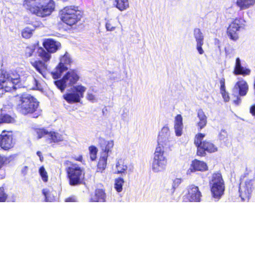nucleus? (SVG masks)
<instances>
[{
	"mask_svg": "<svg viewBox=\"0 0 255 255\" xmlns=\"http://www.w3.org/2000/svg\"><path fill=\"white\" fill-rule=\"evenodd\" d=\"M175 143L173 130L166 124L158 132L157 145L151 163V169L153 172L158 173L165 169L167 164L165 154L173 149Z\"/></svg>",
	"mask_w": 255,
	"mask_h": 255,
	"instance_id": "1",
	"label": "nucleus"
},
{
	"mask_svg": "<svg viewBox=\"0 0 255 255\" xmlns=\"http://www.w3.org/2000/svg\"><path fill=\"white\" fill-rule=\"evenodd\" d=\"M26 74L17 68L15 71H0V90L8 92L12 89H16L17 85L22 80H24Z\"/></svg>",
	"mask_w": 255,
	"mask_h": 255,
	"instance_id": "2",
	"label": "nucleus"
},
{
	"mask_svg": "<svg viewBox=\"0 0 255 255\" xmlns=\"http://www.w3.org/2000/svg\"><path fill=\"white\" fill-rule=\"evenodd\" d=\"M17 98L18 99L17 109L20 113L26 115L36 112V116L34 117L35 118L40 114V111L38 110L39 102L33 96L28 94H23L18 96Z\"/></svg>",
	"mask_w": 255,
	"mask_h": 255,
	"instance_id": "3",
	"label": "nucleus"
},
{
	"mask_svg": "<svg viewBox=\"0 0 255 255\" xmlns=\"http://www.w3.org/2000/svg\"><path fill=\"white\" fill-rule=\"evenodd\" d=\"M69 165L66 168L69 183L71 186H77L80 184L85 176L84 168L75 163L67 161Z\"/></svg>",
	"mask_w": 255,
	"mask_h": 255,
	"instance_id": "4",
	"label": "nucleus"
},
{
	"mask_svg": "<svg viewBox=\"0 0 255 255\" xmlns=\"http://www.w3.org/2000/svg\"><path fill=\"white\" fill-rule=\"evenodd\" d=\"M60 13L62 21L69 25L76 24L82 17L81 11L77 7L73 5L65 7Z\"/></svg>",
	"mask_w": 255,
	"mask_h": 255,
	"instance_id": "5",
	"label": "nucleus"
},
{
	"mask_svg": "<svg viewBox=\"0 0 255 255\" xmlns=\"http://www.w3.org/2000/svg\"><path fill=\"white\" fill-rule=\"evenodd\" d=\"M80 76L78 72L75 70H70L63 76L61 79L54 81L56 87L63 92L66 87L72 86L79 80Z\"/></svg>",
	"mask_w": 255,
	"mask_h": 255,
	"instance_id": "6",
	"label": "nucleus"
},
{
	"mask_svg": "<svg viewBox=\"0 0 255 255\" xmlns=\"http://www.w3.org/2000/svg\"><path fill=\"white\" fill-rule=\"evenodd\" d=\"M86 90V87L81 84L74 86L71 89V92L64 94L63 98L70 104L80 102Z\"/></svg>",
	"mask_w": 255,
	"mask_h": 255,
	"instance_id": "7",
	"label": "nucleus"
},
{
	"mask_svg": "<svg viewBox=\"0 0 255 255\" xmlns=\"http://www.w3.org/2000/svg\"><path fill=\"white\" fill-rule=\"evenodd\" d=\"M244 22L242 18H236L230 23L227 28V34L231 40L234 41L238 40L239 31L244 29Z\"/></svg>",
	"mask_w": 255,
	"mask_h": 255,
	"instance_id": "8",
	"label": "nucleus"
},
{
	"mask_svg": "<svg viewBox=\"0 0 255 255\" xmlns=\"http://www.w3.org/2000/svg\"><path fill=\"white\" fill-rule=\"evenodd\" d=\"M249 90V86L247 82L240 79L235 85L232 90L233 95L237 97V100L234 102L236 105H239L241 102V99L240 97L245 96L247 95Z\"/></svg>",
	"mask_w": 255,
	"mask_h": 255,
	"instance_id": "9",
	"label": "nucleus"
},
{
	"mask_svg": "<svg viewBox=\"0 0 255 255\" xmlns=\"http://www.w3.org/2000/svg\"><path fill=\"white\" fill-rule=\"evenodd\" d=\"M255 187V179H247L240 184L239 187L240 196L243 201H249L251 193Z\"/></svg>",
	"mask_w": 255,
	"mask_h": 255,
	"instance_id": "10",
	"label": "nucleus"
},
{
	"mask_svg": "<svg viewBox=\"0 0 255 255\" xmlns=\"http://www.w3.org/2000/svg\"><path fill=\"white\" fill-rule=\"evenodd\" d=\"M72 63V59L70 56L67 53H66L60 59V62L57 66L55 71L52 72L51 74L54 79L59 78L61 74L65 71H66L68 67L70 66Z\"/></svg>",
	"mask_w": 255,
	"mask_h": 255,
	"instance_id": "11",
	"label": "nucleus"
},
{
	"mask_svg": "<svg viewBox=\"0 0 255 255\" xmlns=\"http://www.w3.org/2000/svg\"><path fill=\"white\" fill-rule=\"evenodd\" d=\"M15 142L10 132L3 131L0 135V146L7 150L13 147Z\"/></svg>",
	"mask_w": 255,
	"mask_h": 255,
	"instance_id": "12",
	"label": "nucleus"
},
{
	"mask_svg": "<svg viewBox=\"0 0 255 255\" xmlns=\"http://www.w3.org/2000/svg\"><path fill=\"white\" fill-rule=\"evenodd\" d=\"M100 146L101 149L100 154L109 156V154L111 152L112 149L114 145L113 140H106L104 138L100 139Z\"/></svg>",
	"mask_w": 255,
	"mask_h": 255,
	"instance_id": "13",
	"label": "nucleus"
},
{
	"mask_svg": "<svg viewBox=\"0 0 255 255\" xmlns=\"http://www.w3.org/2000/svg\"><path fill=\"white\" fill-rule=\"evenodd\" d=\"M218 150L217 147L212 142L208 141H204L201 147H198L197 153L198 155L204 156L205 155V151L208 152H214Z\"/></svg>",
	"mask_w": 255,
	"mask_h": 255,
	"instance_id": "14",
	"label": "nucleus"
},
{
	"mask_svg": "<svg viewBox=\"0 0 255 255\" xmlns=\"http://www.w3.org/2000/svg\"><path fill=\"white\" fill-rule=\"evenodd\" d=\"M201 193L199 191L198 187L191 185L188 189V199L190 201L200 202L201 200Z\"/></svg>",
	"mask_w": 255,
	"mask_h": 255,
	"instance_id": "15",
	"label": "nucleus"
},
{
	"mask_svg": "<svg viewBox=\"0 0 255 255\" xmlns=\"http://www.w3.org/2000/svg\"><path fill=\"white\" fill-rule=\"evenodd\" d=\"M43 45L45 49L50 53H55L61 47L60 42L50 38L45 39Z\"/></svg>",
	"mask_w": 255,
	"mask_h": 255,
	"instance_id": "16",
	"label": "nucleus"
},
{
	"mask_svg": "<svg viewBox=\"0 0 255 255\" xmlns=\"http://www.w3.org/2000/svg\"><path fill=\"white\" fill-rule=\"evenodd\" d=\"M233 73L235 75H241L245 76L250 74L251 70L249 68L242 66L241 60L240 58L238 57L236 59L235 66Z\"/></svg>",
	"mask_w": 255,
	"mask_h": 255,
	"instance_id": "17",
	"label": "nucleus"
},
{
	"mask_svg": "<svg viewBox=\"0 0 255 255\" xmlns=\"http://www.w3.org/2000/svg\"><path fill=\"white\" fill-rule=\"evenodd\" d=\"M64 140V135L58 132L50 131L47 135L46 141L49 144L57 143Z\"/></svg>",
	"mask_w": 255,
	"mask_h": 255,
	"instance_id": "18",
	"label": "nucleus"
},
{
	"mask_svg": "<svg viewBox=\"0 0 255 255\" xmlns=\"http://www.w3.org/2000/svg\"><path fill=\"white\" fill-rule=\"evenodd\" d=\"M31 64L35 70L44 77L46 75L47 66L42 61L38 60L31 61Z\"/></svg>",
	"mask_w": 255,
	"mask_h": 255,
	"instance_id": "19",
	"label": "nucleus"
},
{
	"mask_svg": "<svg viewBox=\"0 0 255 255\" xmlns=\"http://www.w3.org/2000/svg\"><path fill=\"white\" fill-rule=\"evenodd\" d=\"M210 187L213 197L215 199L218 200L224 194L225 185H211Z\"/></svg>",
	"mask_w": 255,
	"mask_h": 255,
	"instance_id": "20",
	"label": "nucleus"
},
{
	"mask_svg": "<svg viewBox=\"0 0 255 255\" xmlns=\"http://www.w3.org/2000/svg\"><path fill=\"white\" fill-rule=\"evenodd\" d=\"M106 194L102 189L96 190L94 195H92L90 200L92 202H106Z\"/></svg>",
	"mask_w": 255,
	"mask_h": 255,
	"instance_id": "21",
	"label": "nucleus"
},
{
	"mask_svg": "<svg viewBox=\"0 0 255 255\" xmlns=\"http://www.w3.org/2000/svg\"><path fill=\"white\" fill-rule=\"evenodd\" d=\"M236 3L240 10H244L254 6L255 0H237Z\"/></svg>",
	"mask_w": 255,
	"mask_h": 255,
	"instance_id": "22",
	"label": "nucleus"
},
{
	"mask_svg": "<svg viewBox=\"0 0 255 255\" xmlns=\"http://www.w3.org/2000/svg\"><path fill=\"white\" fill-rule=\"evenodd\" d=\"M210 185H225L224 181L221 174L219 173H214L210 181Z\"/></svg>",
	"mask_w": 255,
	"mask_h": 255,
	"instance_id": "23",
	"label": "nucleus"
},
{
	"mask_svg": "<svg viewBox=\"0 0 255 255\" xmlns=\"http://www.w3.org/2000/svg\"><path fill=\"white\" fill-rule=\"evenodd\" d=\"M109 156L100 154V157L97 165V171L102 172L106 168L107 159Z\"/></svg>",
	"mask_w": 255,
	"mask_h": 255,
	"instance_id": "24",
	"label": "nucleus"
},
{
	"mask_svg": "<svg viewBox=\"0 0 255 255\" xmlns=\"http://www.w3.org/2000/svg\"><path fill=\"white\" fill-rule=\"evenodd\" d=\"M114 5L119 10L123 11L129 7L128 0H115Z\"/></svg>",
	"mask_w": 255,
	"mask_h": 255,
	"instance_id": "25",
	"label": "nucleus"
},
{
	"mask_svg": "<svg viewBox=\"0 0 255 255\" xmlns=\"http://www.w3.org/2000/svg\"><path fill=\"white\" fill-rule=\"evenodd\" d=\"M198 117L199 121L198 122V126L200 129L204 128L207 124V117L202 110L198 111Z\"/></svg>",
	"mask_w": 255,
	"mask_h": 255,
	"instance_id": "26",
	"label": "nucleus"
},
{
	"mask_svg": "<svg viewBox=\"0 0 255 255\" xmlns=\"http://www.w3.org/2000/svg\"><path fill=\"white\" fill-rule=\"evenodd\" d=\"M192 166L195 170L206 171L208 169L206 163L203 161L195 160L192 162Z\"/></svg>",
	"mask_w": 255,
	"mask_h": 255,
	"instance_id": "27",
	"label": "nucleus"
},
{
	"mask_svg": "<svg viewBox=\"0 0 255 255\" xmlns=\"http://www.w3.org/2000/svg\"><path fill=\"white\" fill-rule=\"evenodd\" d=\"M106 29L108 31H113L117 26V19L115 18L106 19Z\"/></svg>",
	"mask_w": 255,
	"mask_h": 255,
	"instance_id": "28",
	"label": "nucleus"
},
{
	"mask_svg": "<svg viewBox=\"0 0 255 255\" xmlns=\"http://www.w3.org/2000/svg\"><path fill=\"white\" fill-rule=\"evenodd\" d=\"M183 128L182 117L180 115L176 116V136H180Z\"/></svg>",
	"mask_w": 255,
	"mask_h": 255,
	"instance_id": "29",
	"label": "nucleus"
},
{
	"mask_svg": "<svg viewBox=\"0 0 255 255\" xmlns=\"http://www.w3.org/2000/svg\"><path fill=\"white\" fill-rule=\"evenodd\" d=\"M38 56L45 62L48 61L51 58L50 52L45 50L42 48L38 49Z\"/></svg>",
	"mask_w": 255,
	"mask_h": 255,
	"instance_id": "30",
	"label": "nucleus"
},
{
	"mask_svg": "<svg viewBox=\"0 0 255 255\" xmlns=\"http://www.w3.org/2000/svg\"><path fill=\"white\" fill-rule=\"evenodd\" d=\"M16 197L12 196L11 198L8 197L6 194L4 192L3 188H0V202H4L6 200L7 201L14 202L16 201Z\"/></svg>",
	"mask_w": 255,
	"mask_h": 255,
	"instance_id": "31",
	"label": "nucleus"
},
{
	"mask_svg": "<svg viewBox=\"0 0 255 255\" xmlns=\"http://www.w3.org/2000/svg\"><path fill=\"white\" fill-rule=\"evenodd\" d=\"M42 193L45 196V201L47 202H52L55 200V197L51 194L47 189H44Z\"/></svg>",
	"mask_w": 255,
	"mask_h": 255,
	"instance_id": "32",
	"label": "nucleus"
},
{
	"mask_svg": "<svg viewBox=\"0 0 255 255\" xmlns=\"http://www.w3.org/2000/svg\"><path fill=\"white\" fill-rule=\"evenodd\" d=\"M194 35L196 39V43L204 42V36L200 29L196 28L194 31Z\"/></svg>",
	"mask_w": 255,
	"mask_h": 255,
	"instance_id": "33",
	"label": "nucleus"
},
{
	"mask_svg": "<svg viewBox=\"0 0 255 255\" xmlns=\"http://www.w3.org/2000/svg\"><path fill=\"white\" fill-rule=\"evenodd\" d=\"M205 137V134L200 133L196 135L195 139H194V143L197 147V150H198V147H201L203 144V142H202L203 138Z\"/></svg>",
	"mask_w": 255,
	"mask_h": 255,
	"instance_id": "34",
	"label": "nucleus"
},
{
	"mask_svg": "<svg viewBox=\"0 0 255 255\" xmlns=\"http://www.w3.org/2000/svg\"><path fill=\"white\" fill-rule=\"evenodd\" d=\"M35 132L36 134L38 139L44 137L45 138V140L47 139V133H49V131L44 128L36 129L35 130Z\"/></svg>",
	"mask_w": 255,
	"mask_h": 255,
	"instance_id": "35",
	"label": "nucleus"
},
{
	"mask_svg": "<svg viewBox=\"0 0 255 255\" xmlns=\"http://www.w3.org/2000/svg\"><path fill=\"white\" fill-rule=\"evenodd\" d=\"M124 183V180L122 178H119L115 180V188L118 192H120L122 191Z\"/></svg>",
	"mask_w": 255,
	"mask_h": 255,
	"instance_id": "36",
	"label": "nucleus"
},
{
	"mask_svg": "<svg viewBox=\"0 0 255 255\" xmlns=\"http://www.w3.org/2000/svg\"><path fill=\"white\" fill-rule=\"evenodd\" d=\"M116 169L118 173H123L127 170V166L124 164L122 160H119L117 162Z\"/></svg>",
	"mask_w": 255,
	"mask_h": 255,
	"instance_id": "37",
	"label": "nucleus"
},
{
	"mask_svg": "<svg viewBox=\"0 0 255 255\" xmlns=\"http://www.w3.org/2000/svg\"><path fill=\"white\" fill-rule=\"evenodd\" d=\"M13 121V119L8 115L1 114L0 115V124L2 123H10Z\"/></svg>",
	"mask_w": 255,
	"mask_h": 255,
	"instance_id": "38",
	"label": "nucleus"
},
{
	"mask_svg": "<svg viewBox=\"0 0 255 255\" xmlns=\"http://www.w3.org/2000/svg\"><path fill=\"white\" fill-rule=\"evenodd\" d=\"M90 152V157L92 161H94L97 158V154L98 149L96 147L94 146H91L89 148Z\"/></svg>",
	"mask_w": 255,
	"mask_h": 255,
	"instance_id": "39",
	"label": "nucleus"
},
{
	"mask_svg": "<svg viewBox=\"0 0 255 255\" xmlns=\"http://www.w3.org/2000/svg\"><path fill=\"white\" fill-rule=\"evenodd\" d=\"M228 134L227 131L225 129H222L219 134V139L224 143L228 141Z\"/></svg>",
	"mask_w": 255,
	"mask_h": 255,
	"instance_id": "40",
	"label": "nucleus"
},
{
	"mask_svg": "<svg viewBox=\"0 0 255 255\" xmlns=\"http://www.w3.org/2000/svg\"><path fill=\"white\" fill-rule=\"evenodd\" d=\"M39 172L42 178V180L44 182H47L48 180L47 173L43 166H41V167H40L39 169Z\"/></svg>",
	"mask_w": 255,
	"mask_h": 255,
	"instance_id": "41",
	"label": "nucleus"
},
{
	"mask_svg": "<svg viewBox=\"0 0 255 255\" xmlns=\"http://www.w3.org/2000/svg\"><path fill=\"white\" fill-rule=\"evenodd\" d=\"M32 34V30L29 27L25 28L22 31V36L25 38H30Z\"/></svg>",
	"mask_w": 255,
	"mask_h": 255,
	"instance_id": "42",
	"label": "nucleus"
},
{
	"mask_svg": "<svg viewBox=\"0 0 255 255\" xmlns=\"http://www.w3.org/2000/svg\"><path fill=\"white\" fill-rule=\"evenodd\" d=\"M14 158L15 155H11L7 157H1V166L4 164H7L9 163L14 159Z\"/></svg>",
	"mask_w": 255,
	"mask_h": 255,
	"instance_id": "43",
	"label": "nucleus"
},
{
	"mask_svg": "<svg viewBox=\"0 0 255 255\" xmlns=\"http://www.w3.org/2000/svg\"><path fill=\"white\" fill-rule=\"evenodd\" d=\"M128 110L126 108L123 109V110L122 111V113L121 114L122 119L123 121H126L128 118Z\"/></svg>",
	"mask_w": 255,
	"mask_h": 255,
	"instance_id": "44",
	"label": "nucleus"
},
{
	"mask_svg": "<svg viewBox=\"0 0 255 255\" xmlns=\"http://www.w3.org/2000/svg\"><path fill=\"white\" fill-rule=\"evenodd\" d=\"M34 51V48L33 47H26V48L25 49V55L27 57L31 56Z\"/></svg>",
	"mask_w": 255,
	"mask_h": 255,
	"instance_id": "45",
	"label": "nucleus"
},
{
	"mask_svg": "<svg viewBox=\"0 0 255 255\" xmlns=\"http://www.w3.org/2000/svg\"><path fill=\"white\" fill-rule=\"evenodd\" d=\"M87 99L88 100L92 102H96L97 101V99L96 96L90 92L87 93Z\"/></svg>",
	"mask_w": 255,
	"mask_h": 255,
	"instance_id": "46",
	"label": "nucleus"
},
{
	"mask_svg": "<svg viewBox=\"0 0 255 255\" xmlns=\"http://www.w3.org/2000/svg\"><path fill=\"white\" fill-rule=\"evenodd\" d=\"M203 43H204V42H199V43H197V44H196L197 50L200 54H203L204 52V51L202 47V45H203Z\"/></svg>",
	"mask_w": 255,
	"mask_h": 255,
	"instance_id": "47",
	"label": "nucleus"
},
{
	"mask_svg": "<svg viewBox=\"0 0 255 255\" xmlns=\"http://www.w3.org/2000/svg\"><path fill=\"white\" fill-rule=\"evenodd\" d=\"M221 93L222 94V97L225 102H228L230 100V97L228 95V93L226 92V90L221 91Z\"/></svg>",
	"mask_w": 255,
	"mask_h": 255,
	"instance_id": "48",
	"label": "nucleus"
},
{
	"mask_svg": "<svg viewBox=\"0 0 255 255\" xmlns=\"http://www.w3.org/2000/svg\"><path fill=\"white\" fill-rule=\"evenodd\" d=\"M65 201L66 202H77L78 201V198L75 196H72L71 197L66 198L65 199Z\"/></svg>",
	"mask_w": 255,
	"mask_h": 255,
	"instance_id": "49",
	"label": "nucleus"
},
{
	"mask_svg": "<svg viewBox=\"0 0 255 255\" xmlns=\"http://www.w3.org/2000/svg\"><path fill=\"white\" fill-rule=\"evenodd\" d=\"M220 85H221L220 90L221 91H224V90H225V79H223V78L221 79L220 81Z\"/></svg>",
	"mask_w": 255,
	"mask_h": 255,
	"instance_id": "50",
	"label": "nucleus"
},
{
	"mask_svg": "<svg viewBox=\"0 0 255 255\" xmlns=\"http://www.w3.org/2000/svg\"><path fill=\"white\" fill-rule=\"evenodd\" d=\"M174 189H175V184H174V182L173 181L172 184L171 188L170 189H167L168 193L169 194L173 195L174 192V190H175Z\"/></svg>",
	"mask_w": 255,
	"mask_h": 255,
	"instance_id": "51",
	"label": "nucleus"
},
{
	"mask_svg": "<svg viewBox=\"0 0 255 255\" xmlns=\"http://www.w3.org/2000/svg\"><path fill=\"white\" fill-rule=\"evenodd\" d=\"M72 158L76 161L83 162V157L81 155H74Z\"/></svg>",
	"mask_w": 255,
	"mask_h": 255,
	"instance_id": "52",
	"label": "nucleus"
},
{
	"mask_svg": "<svg viewBox=\"0 0 255 255\" xmlns=\"http://www.w3.org/2000/svg\"><path fill=\"white\" fill-rule=\"evenodd\" d=\"M250 112L254 117H255V105L251 107Z\"/></svg>",
	"mask_w": 255,
	"mask_h": 255,
	"instance_id": "53",
	"label": "nucleus"
},
{
	"mask_svg": "<svg viewBox=\"0 0 255 255\" xmlns=\"http://www.w3.org/2000/svg\"><path fill=\"white\" fill-rule=\"evenodd\" d=\"M27 169L28 167L27 166H24L22 170V173H23L24 174H26L27 171Z\"/></svg>",
	"mask_w": 255,
	"mask_h": 255,
	"instance_id": "54",
	"label": "nucleus"
},
{
	"mask_svg": "<svg viewBox=\"0 0 255 255\" xmlns=\"http://www.w3.org/2000/svg\"><path fill=\"white\" fill-rule=\"evenodd\" d=\"M37 155L40 157V158L41 159V153L40 151H37Z\"/></svg>",
	"mask_w": 255,
	"mask_h": 255,
	"instance_id": "55",
	"label": "nucleus"
},
{
	"mask_svg": "<svg viewBox=\"0 0 255 255\" xmlns=\"http://www.w3.org/2000/svg\"><path fill=\"white\" fill-rule=\"evenodd\" d=\"M1 156H0V169L1 168Z\"/></svg>",
	"mask_w": 255,
	"mask_h": 255,
	"instance_id": "56",
	"label": "nucleus"
},
{
	"mask_svg": "<svg viewBox=\"0 0 255 255\" xmlns=\"http://www.w3.org/2000/svg\"><path fill=\"white\" fill-rule=\"evenodd\" d=\"M180 179H177L176 178V183H178V181Z\"/></svg>",
	"mask_w": 255,
	"mask_h": 255,
	"instance_id": "57",
	"label": "nucleus"
},
{
	"mask_svg": "<svg viewBox=\"0 0 255 255\" xmlns=\"http://www.w3.org/2000/svg\"><path fill=\"white\" fill-rule=\"evenodd\" d=\"M34 80H35V82L37 83V81L35 79H34Z\"/></svg>",
	"mask_w": 255,
	"mask_h": 255,
	"instance_id": "58",
	"label": "nucleus"
}]
</instances>
